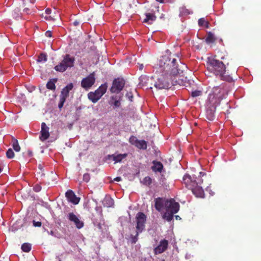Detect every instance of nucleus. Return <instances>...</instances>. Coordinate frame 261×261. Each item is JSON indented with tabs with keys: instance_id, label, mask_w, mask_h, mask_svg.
<instances>
[{
	"instance_id": "nucleus-32",
	"label": "nucleus",
	"mask_w": 261,
	"mask_h": 261,
	"mask_svg": "<svg viewBox=\"0 0 261 261\" xmlns=\"http://www.w3.org/2000/svg\"><path fill=\"white\" fill-rule=\"evenodd\" d=\"M198 24L200 27H205L208 28V22L204 19V18H201L198 20Z\"/></svg>"
},
{
	"instance_id": "nucleus-25",
	"label": "nucleus",
	"mask_w": 261,
	"mask_h": 261,
	"mask_svg": "<svg viewBox=\"0 0 261 261\" xmlns=\"http://www.w3.org/2000/svg\"><path fill=\"white\" fill-rule=\"evenodd\" d=\"M103 204L105 206L110 207L113 206L114 202L113 199L110 197H107L104 199Z\"/></svg>"
},
{
	"instance_id": "nucleus-44",
	"label": "nucleus",
	"mask_w": 261,
	"mask_h": 261,
	"mask_svg": "<svg viewBox=\"0 0 261 261\" xmlns=\"http://www.w3.org/2000/svg\"><path fill=\"white\" fill-rule=\"evenodd\" d=\"M51 32L49 31H47L45 32V36L47 37H51Z\"/></svg>"
},
{
	"instance_id": "nucleus-26",
	"label": "nucleus",
	"mask_w": 261,
	"mask_h": 261,
	"mask_svg": "<svg viewBox=\"0 0 261 261\" xmlns=\"http://www.w3.org/2000/svg\"><path fill=\"white\" fill-rule=\"evenodd\" d=\"M110 104L114 105L115 107H119L120 105L119 98H118L116 96H112Z\"/></svg>"
},
{
	"instance_id": "nucleus-43",
	"label": "nucleus",
	"mask_w": 261,
	"mask_h": 261,
	"mask_svg": "<svg viewBox=\"0 0 261 261\" xmlns=\"http://www.w3.org/2000/svg\"><path fill=\"white\" fill-rule=\"evenodd\" d=\"M80 22H81L79 20H75L73 22V25L75 27L77 26L80 24Z\"/></svg>"
},
{
	"instance_id": "nucleus-17",
	"label": "nucleus",
	"mask_w": 261,
	"mask_h": 261,
	"mask_svg": "<svg viewBox=\"0 0 261 261\" xmlns=\"http://www.w3.org/2000/svg\"><path fill=\"white\" fill-rule=\"evenodd\" d=\"M168 241L164 239L160 241L159 245L154 249L155 254H161L166 250L168 248Z\"/></svg>"
},
{
	"instance_id": "nucleus-53",
	"label": "nucleus",
	"mask_w": 261,
	"mask_h": 261,
	"mask_svg": "<svg viewBox=\"0 0 261 261\" xmlns=\"http://www.w3.org/2000/svg\"><path fill=\"white\" fill-rule=\"evenodd\" d=\"M129 142H130V138H129Z\"/></svg>"
},
{
	"instance_id": "nucleus-41",
	"label": "nucleus",
	"mask_w": 261,
	"mask_h": 261,
	"mask_svg": "<svg viewBox=\"0 0 261 261\" xmlns=\"http://www.w3.org/2000/svg\"><path fill=\"white\" fill-rule=\"evenodd\" d=\"M51 13V9H50L49 8H47L46 10H45V11L44 12V13H43L42 14V16H44L46 15H50Z\"/></svg>"
},
{
	"instance_id": "nucleus-27",
	"label": "nucleus",
	"mask_w": 261,
	"mask_h": 261,
	"mask_svg": "<svg viewBox=\"0 0 261 261\" xmlns=\"http://www.w3.org/2000/svg\"><path fill=\"white\" fill-rule=\"evenodd\" d=\"M57 82L56 79H53L49 80L47 84H46V88L48 89L54 90L56 89V86H55V83Z\"/></svg>"
},
{
	"instance_id": "nucleus-20",
	"label": "nucleus",
	"mask_w": 261,
	"mask_h": 261,
	"mask_svg": "<svg viewBox=\"0 0 261 261\" xmlns=\"http://www.w3.org/2000/svg\"><path fill=\"white\" fill-rule=\"evenodd\" d=\"M140 84L146 89H151L152 88V85H153V79L152 77H143L141 79Z\"/></svg>"
},
{
	"instance_id": "nucleus-29",
	"label": "nucleus",
	"mask_w": 261,
	"mask_h": 261,
	"mask_svg": "<svg viewBox=\"0 0 261 261\" xmlns=\"http://www.w3.org/2000/svg\"><path fill=\"white\" fill-rule=\"evenodd\" d=\"M175 213H172V212H166L165 214L163 215V218L165 219L167 221L170 222L171 221L173 218V215Z\"/></svg>"
},
{
	"instance_id": "nucleus-10",
	"label": "nucleus",
	"mask_w": 261,
	"mask_h": 261,
	"mask_svg": "<svg viewBox=\"0 0 261 261\" xmlns=\"http://www.w3.org/2000/svg\"><path fill=\"white\" fill-rule=\"evenodd\" d=\"M73 87V84L70 83L62 89L60 95V101L58 105V107L60 110L63 108L66 98L69 96V92L72 89Z\"/></svg>"
},
{
	"instance_id": "nucleus-49",
	"label": "nucleus",
	"mask_w": 261,
	"mask_h": 261,
	"mask_svg": "<svg viewBox=\"0 0 261 261\" xmlns=\"http://www.w3.org/2000/svg\"><path fill=\"white\" fill-rule=\"evenodd\" d=\"M158 1L160 2V3H163V0H157Z\"/></svg>"
},
{
	"instance_id": "nucleus-31",
	"label": "nucleus",
	"mask_w": 261,
	"mask_h": 261,
	"mask_svg": "<svg viewBox=\"0 0 261 261\" xmlns=\"http://www.w3.org/2000/svg\"><path fill=\"white\" fill-rule=\"evenodd\" d=\"M47 60V55L44 53H41L37 60L38 62H45Z\"/></svg>"
},
{
	"instance_id": "nucleus-47",
	"label": "nucleus",
	"mask_w": 261,
	"mask_h": 261,
	"mask_svg": "<svg viewBox=\"0 0 261 261\" xmlns=\"http://www.w3.org/2000/svg\"><path fill=\"white\" fill-rule=\"evenodd\" d=\"M98 228H99V229H101V226L100 224H98Z\"/></svg>"
},
{
	"instance_id": "nucleus-34",
	"label": "nucleus",
	"mask_w": 261,
	"mask_h": 261,
	"mask_svg": "<svg viewBox=\"0 0 261 261\" xmlns=\"http://www.w3.org/2000/svg\"><path fill=\"white\" fill-rule=\"evenodd\" d=\"M143 184L146 186H149L151 182V179L149 176H146L145 178H144L143 180Z\"/></svg>"
},
{
	"instance_id": "nucleus-8",
	"label": "nucleus",
	"mask_w": 261,
	"mask_h": 261,
	"mask_svg": "<svg viewBox=\"0 0 261 261\" xmlns=\"http://www.w3.org/2000/svg\"><path fill=\"white\" fill-rule=\"evenodd\" d=\"M107 89V84H102L94 92H89L88 94V97L93 103H96L105 94Z\"/></svg>"
},
{
	"instance_id": "nucleus-42",
	"label": "nucleus",
	"mask_w": 261,
	"mask_h": 261,
	"mask_svg": "<svg viewBox=\"0 0 261 261\" xmlns=\"http://www.w3.org/2000/svg\"><path fill=\"white\" fill-rule=\"evenodd\" d=\"M136 66H137L140 70H142L144 67L143 64H140L139 63L137 64Z\"/></svg>"
},
{
	"instance_id": "nucleus-13",
	"label": "nucleus",
	"mask_w": 261,
	"mask_h": 261,
	"mask_svg": "<svg viewBox=\"0 0 261 261\" xmlns=\"http://www.w3.org/2000/svg\"><path fill=\"white\" fill-rule=\"evenodd\" d=\"M218 105H215V103H211L210 101H208V102L207 103L206 111V117L208 120L210 121L214 120L216 108Z\"/></svg>"
},
{
	"instance_id": "nucleus-50",
	"label": "nucleus",
	"mask_w": 261,
	"mask_h": 261,
	"mask_svg": "<svg viewBox=\"0 0 261 261\" xmlns=\"http://www.w3.org/2000/svg\"><path fill=\"white\" fill-rule=\"evenodd\" d=\"M29 10L28 9H24V11H25L26 12H27L28 11H29Z\"/></svg>"
},
{
	"instance_id": "nucleus-35",
	"label": "nucleus",
	"mask_w": 261,
	"mask_h": 261,
	"mask_svg": "<svg viewBox=\"0 0 261 261\" xmlns=\"http://www.w3.org/2000/svg\"><path fill=\"white\" fill-rule=\"evenodd\" d=\"M202 92L200 90H195L192 92L191 96L193 97H197L201 95Z\"/></svg>"
},
{
	"instance_id": "nucleus-21",
	"label": "nucleus",
	"mask_w": 261,
	"mask_h": 261,
	"mask_svg": "<svg viewBox=\"0 0 261 261\" xmlns=\"http://www.w3.org/2000/svg\"><path fill=\"white\" fill-rule=\"evenodd\" d=\"M127 153L123 154H114L109 155V159L113 160L115 163H118L121 162L123 159H125L127 156Z\"/></svg>"
},
{
	"instance_id": "nucleus-30",
	"label": "nucleus",
	"mask_w": 261,
	"mask_h": 261,
	"mask_svg": "<svg viewBox=\"0 0 261 261\" xmlns=\"http://www.w3.org/2000/svg\"><path fill=\"white\" fill-rule=\"evenodd\" d=\"M22 250L25 252H29L31 249V245L28 243H23L21 247Z\"/></svg>"
},
{
	"instance_id": "nucleus-51",
	"label": "nucleus",
	"mask_w": 261,
	"mask_h": 261,
	"mask_svg": "<svg viewBox=\"0 0 261 261\" xmlns=\"http://www.w3.org/2000/svg\"><path fill=\"white\" fill-rule=\"evenodd\" d=\"M138 116H138V114H136V118H137V119H138Z\"/></svg>"
},
{
	"instance_id": "nucleus-54",
	"label": "nucleus",
	"mask_w": 261,
	"mask_h": 261,
	"mask_svg": "<svg viewBox=\"0 0 261 261\" xmlns=\"http://www.w3.org/2000/svg\"><path fill=\"white\" fill-rule=\"evenodd\" d=\"M29 154H30V155H32V153L31 152L29 153Z\"/></svg>"
},
{
	"instance_id": "nucleus-7",
	"label": "nucleus",
	"mask_w": 261,
	"mask_h": 261,
	"mask_svg": "<svg viewBox=\"0 0 261 261\" xmlns=\"http://www.w3.org/2000/svg\"><path fill=\"white\" fill-rule=\"evenodd\" d=\"M74 61V57H71L69 54H66L64 56L63 60L58 65H56L54 69L57 71L63 72L68 68L73 67Z\"/></svg>"
},
{
	"instance_id": "nucleus-22",
	"label": "nucleus",
	"mask_w": 261,
	"mask_h": 261,
	"mask_svg": "<svg viewBox=\"0 0 261 261\" xmlns=\"http://www.w3.org/2000/svg\"><path fill=\"white\" fill-rule=\"evenodd\" d=\"M152 170L154 172H159L161 173L163 169V165L162 163L159 161H153L152 162Z\"/></svg>"
},
{
	"instance_id": "nucleus-5",
	"label": "nucleus",
	"mask_w": 261,
	"mask_h": 261,
	"mask_svg": "<svg viewBox=\"0 0 261 261\" xmlns=\"http://www.w3.org/2000/svg\"><path fill=\"white\" fill-rule=\"evenodd\" d=\"M227 91L222 86L215 87L212 93L210 94L208 101L211 103L219 105L220 101L225 97Z\"/></svg>"
},
{
	"instance_id": "nucleus-16",
	"label": "nucleus",
	"mask_w": 261,
	"mask_h": 261,
	"mask_svg": "<svg viewBox=\"0 0 261 261\" xmlns=\"http://www.w3.org/2000/svg\"><path fill=\"white\" fill-rule=\"evenodd\" d=\"M49 128L46 125L45 122L41 124V130L40 132V140L41 141H44L47 140L50 136L49 133Z\"/></svg>"
},
{
	"instance_id": "nucleus-52",
	"label": "nucleus",
	"mask_w": 261,
	"mask_h": 261,
	"mask_svg": "<svg viewBox=\"0 0 261 261\" xmlns=\"http://www.w3.org/2000/svg\"><path fill=\"white\" fill-rule=\"evenodd\" d=\"M221 59L224 60V57H222Z\"/></svg>"
},
{
	"instance_id": "nucleus-9",
	"label": "nucleus",
	"mask_w": 261,
	"mask_h": 261,
	"mask_svg": "<svg viewBox=\"0 0 261 261\" xmlns=\"http://www.w3.org/2000/svg\"><path fill=\"white\" fill-rule=\"evenodd\" d=\"M125 84V80L123 78L117 77L115 79L110 88V91L112 93H118L124 88Z\"/></svg>"
},
{
	"instance_id": "nucleus-36",
	"label": "nucleus",
	"mask_w": 261,
	"mask_h": 261,
	"mask_svg": "<svg viewBox=\"0 0 261 261\" xmlns=\"http://www.w3.org/2000/svg\"><path fill=\"white\" fill-rule=\"evenodd\" d=\"M43 17H44L46 20H56V18H55V16H51L50 15H46L44 16H42Z\"/></svg>"
},
{
	"instance_id": "nucleus-33",
	"label": "nucleus",
	"mask_w": 261,
	"mask_h": 261,
	"mask_svg": "<svg viewBox=\"0 0 261 261\" xmlns=\"http://www.w3.org/2000/svg\"><path fill=\"white\" fill-rule=\"evenodd\" d=\"M14 152L11 148L8 149L6 152V156L8 159H12L14 157Z\"/></svg>"
},
{
	"instance_id": "nucleus-15",
	"label": "nucleus",
	"mask_w": 261,
	"mask_h": 261,
	"mask_svg": "<svg viewBox=\"0 0 261 261\" xmlns=\"http://www.w3.org/2000/svg\"><path fill=\"white\" fill-rule=\"evenodd\" d=\"M67 218L70 221L72 222L74 224L77 228L81 229L83 227L84 225V222L81 221L78 217L73 213H69L67 215Z\"/></svg>"
},
{
	"instance_id": "nucleus-23",
	"label": "nucleus",
	"mask_w": 261,
	"mask_h": 261,
	"mask_svg": "<svg viewBox=\"0 0 261 261\" xmlns=\"http://www.w3.org/2000/svg\"><path fill=\"white\" fill-rule=\"evenodd\" d=\"M146 18L144 19V22L148 24H152L156 19V16L153 13H146L145 14Z\"/></svg>"
},
{
	"instance_id": "nucleus-1",
	"label": "nucleus",
	"mask_w": 261,
	"mask_h": 261,
	"mask_svg": "<svg viewBox=\"0 0 261 261\" xmlns=\"http://www.w3.org/2000/svg\"><path fill=\"white\" fill-rule=\"evenodd\" d=\"M177 58L170 57L167 55H164L160 58L156 68L161 73H165L170 76L176 79V77L183 73L187 70V66L180 61V59L178 55H176Z\"/></svg>"
},
{
	"instance_id": "nucleus-6",
	"label": "nucleus",
	"mask_w": 261,
	"mask_h": 261,
	"mask_svg": "<svg viewBox=\"0 0 261 261\" xmlns=\"http://www.w3.org/2000/svg\"><path fill=\"white\" fill-rule=\"evenodd\" d=\"M136 219L137 223L136 234L132 237V243H135L138 241V234L144 229L146 216L143 213L140 212L137 214Z\"/></svg>"
},
{
	"instance_id": "nucleus-2",
	"label": "nucleus",
	"mask_w": 261,
	"mask_h": 261,
	"mask_svg": "<svg viewBox=\"0 0 261 261\" xmlns=\"http://www.w3.org/2000/svg\"><path fill=\"white\" fill-rule=\"evenodd\" d=\"M182 180L186 187L191 190L196 197H203L204 196L203 179L200 176L197 177L186 174L184 176Z\"/></svg>"
},
{
	"instance_id": "nucleus-45",
	"label": "nucleus",
	"mask_w": 261,
	"mask_h": 261,
	"mask_svg": "<svg viewBox=\"0 0 261 261\" xmlns=\"http://www.w3.org/2000/svg\"><path fill=\"white\" fill-rule=\"evenodd\" d=\"M114 180L116 181H119L121 180V177H116L114 179Z\"/></svg>"
},
{
	"instance_id": "nucleus-39",
	"label": "nucleus",
	"mask_w": 261,
	"mask_h": 261,
	"mask_svg": "<svg viewBox=\"0 0 261 261\" xmlns=\"http://www.w3.org/2000/svg\"><path fill=\"white\" fill-rule=\"evenodd\" d=\"M33 225L34 227H40L42 225V223L40 221H36L35 220L33 221Z\"/></svg>"
},
{
	"instance_id": "nucleus-38",
	"label": "nucleus",
	"mask_w": 261,
	"mask_h": 261,
	"mask_svg": "<svg viewBox=\"0 0 261 261\" xmlns=\"http://www.w3.org/2000/svg\"><path fill=\"white\" fill-rule=\"evenodd\" d=\"M41 189H42L41 186L38 184L36 185L34 187V188H33L34 191H35L36 192H40L41 190Z\"/></svg>"
},
{
	"instance_id": "nucleus-4",
	"label": "nucleus",
	"mask_w": 261,
	"mask_h": 261,
	"mask_svg": "<svg viewBox=\"0 0 261 261\" xmlns=\"http://www.w3.org/2000/svg\"><path fill=\"white\" fill-rule=\"evenodd\" d=\"M175 79L165 73H162L153 86L158 89H168L171 87V85L176 83L179 84L177 80L174 81Z\"/></svg>"
},
{
	"instance_id": "nucleus-12",
	"label": "nucleus",
	"mask_w": 261,
	"mask_h": 261,
	"mask_svg": "<svg viewBox=\"0 0 261 261\" xmlns=\"http://www.w3.org/2000/svg\"><path fill=\"white\" fill-rule=\"evenodd\" d=\"M165 209L166 212L177 213L179 209V204L178 202H175L173 199H171L168 200L166 202Z\"/></svg>"
},
{
	"instance_id": "nucleus-37",
	"label": "nucleus",
	"mask_w": 261,
	"mask_h": 261,
	"mask_svg": "<svg viewBox=\"0 0 261 261\" xmlns=\"http://www.w3.org/2000/svg\"><path fill=\"white\" fill-rule=\"evenodd\" d=\"M90 179V174L88 173H85L83 175V180L86 182H88L89 181Z\"/></svg>"
},
{
	"instance_id": "nucleus-14",
	"label": "nucleus",
	"mask_w": 261,
	"mask_h": 261,
	"mask_svg": "<svg viewBox=\"0 0 261 261\" xmlns=\"http://www.w3.org/2000/svg\"><path fill=\"white\" fill-rule=\"evenodd\" d=\"M132 144L139 149L145 150L147 147V142L144 140H139L137 137L132 136Z\"/></svg>"
},
{
	"instance_id": "nucleus-56",
	"label": "nucleus",
	"mask_w": 261,
	"mask_h": 261,
	"mask_svg": "<svg viewBox=\"0 0 261 261\" xmlns=\"http://www.w3.org/2000/svg\"><path fill=\"white\" fill-rule=\"evenodd\" d=\"M59 261H61V260H59Z\"/></svg>"
},
{
	"instance_id": "nucleus-55",
	"label": "nucleus",
	"mask_w": 261,
	"mask_h": 261,
	"mask_svg": "<svg viewBox=\"0 0 261 261\" xmlns=\"http://www.w3.org/2000/svg\"><path fill=\"white\" fill-rule=\"evenodd\" d=\"M162 261H165V260H164V259H163V260H162Z\"/></svg>"
},
{
	"instance_id": "nucleus-46",
	"label": "nucleus",
	"mask_w": 261,
	"mask_h": 261,
	"mask_svg": "<svg viewBox=\"0 0 261 261\" xmlns=\"http://www.w3.org/2000/svg\"><path fill=\"white\" fill-rule=\"evenodd\" d=\"M175 218H176V219H180V217H179V216H178V215L175 216Z\"/></svg>"
},
{
	"instance_id": "nucleus-24",
	"label": "nucleus",
	"mask_w": 261,
	"mask_h": 261,
	"mask_svg": "<svg viewBox=\"0 0 261 261\" xmlns=\"http://www.w3.org/2000/svg\"><path fill=\"white\" fill-rule=\"evenodd\" d=\"M217 40V38L215 35L211 32H209L207 34V36L205 38V41L208 44L214 43Z\"/></svg>"
},
{
	"instance_id": "nucleus-11",
	"label": "nucleus",
	"mask_w": 261,
	"mask_h": 261,
	"mask_svg": "<svg viewBox=\"0 0 261 261\" xmlns=\"http://www.w3.org/2000/svg\"><path fill=\"white\" fill-rule=\"evenodd\" d=\"M95 82V73L93 72L82 80L81 87L87 90L94 84Z\"/></svg>"
},
{
	"instance_id": "nucleus-18",
	"label": "nucleus",
	"mask_w": 261,
	"mask_h": 261,
	"mask_svg": "<svg viewBox=\"0 0 261 261\" xmlns=\"http://www.w3.org/2000/svg\"><path fill=\"white\" fill-rule=\"evenodd\" d=\"M167 200L168 199L160 197L155 199L154 206L155 209L159 212H161L163 209H165Z\"/></svg>"
},
{
	"instance_id": "nucleus-48",
	"label": "nucleus",
	"mask_w": 261,
	"mask_h": 261,
	"mask_svg": "<svg viewBox=\"0 0 261 261\" xmlns=\"http://www.w3.org/2000/svg\"><path fill=\"white\" fill-rule=\"evenodd\" d=\"M3 171V168L0 167V173Z\"/></svg>"
},
{
	"instance_id": "nucleus-40",
	"label": "nucleus",
	"mask_w": 261,
	"mask_h": 261,
	"mask_svg": "<svg viewBox=\"0 0 261 261\" xmlns=\"http://www.w3.org/2000/svg\"><path fill=\"white\" fill-rule=\"evenodd\" d=\"M50 234L55 237H57L58 238H60L61 237V235L60 233H59L58 232H56L54 231H51L50 232Z\"/></svg>"
},
{
	"instance_id": "nucleus-28",
	"label": "nucleus",
	"mask_w": 261,
	"mask_h": 261,
	"mask_svg": "<svg viewBox=\"0 0 261 261\" xmlns=\"http://www.w3.org/2000/svg\"><path fill=\"white\" fill-rule=\"evenodd\" d=\"M12 139H13L12 147H13V149L16 152H19L21 148L18 144L17 140L15 139L14 138H13Z\"/></svg>"
},
{
	"instance_id": "nucleus-19",
	"label": "nucleus",
	"mask_w": 261,
	"mask_h": 261,
	"mask_svg": "<svg viewBox=\"0 0 261 261\" xmlns=\"http://www.w3.org/2000/svg\"><path fill=\"white\" fill-rule=\"evenodd\" d=\"M65 196L67 200L74 204H78L80 201V198L76 196L72 190H68L65 193Z\"/></svg>"
},
{
	"instance_id": "nucleus-3",
	"label": "nucleus",
	"mask_w": 261,
	"mask_h": 261,
	"mask_svg": "<svg viewBox=\"0 0 261 261\" xmlns=\"http://www.w3.org/2000/svg\"><path fill=\"white\" fill-rule=\"evenodd\" d=\"M207 69L218 76L222 80L228 82L232 81V78L226 73V67L224 64L214 58L209 59L207 63Z\"/></svg>"
}]
</instances>
